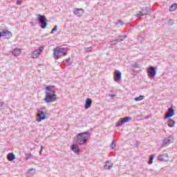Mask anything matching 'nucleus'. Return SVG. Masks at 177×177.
Masks as SVG:
<instances>
[{"label": "nucleus", "instance_id": "bb28decb", "mask_svg": "<svg viewBox=\"0 0 177 177\" xmlns=\"http://www.w3.org/2000/svg\"><path fill=\"white\" fill-rule=\"evenodd\" d=\"M175 24V21L174 19H169L168 21L169 26H174Z\"/></svg>", "mask_w": 177, "mask_h": 177}, {"label": "nucleus", "instance_id": "dca6fc26", "mask_svg": "<svg viewBox=\"0 0 177 177\" xmlns=\"http://www.w3.org/2000/svg\"><path fill=\"white\" fill-rule=\"evenodd\" d=\"M167 125L169 128H174L175 127V120L169 119L167 121Z\"/></svg>", "mask_w": 177, "mask_h": 177}, {"label": "nucleus", "instance_id": "a19ab883", "mask_svg": "<svg viewBox=\"0 0 177 177\" xmlns=\"http://www.w3.org/2000/svg\"><path fill=\"white\" fill-rule=\"evenodd\" d=\"M142 41H143V39H141V42H142Z\"/></svg>", "mask_w": 177, "mask_h": 177}, {"label": "nucleus", "instance_id": "1a4fd4ad", "mask_svg": "<svg viewBox=\"0 0 177 177\" xmlns=\"http://www.w3.org/2000/svg\"><path fill=\"white\" fill-rule=\"evenodd\" d=\"M158 161H161V162H167L169 161V158L168 156V154L167 153H162L159 155L158 158Z\"/></svg>", "mask_w": 177, "mask_h": 177}, {"label": "nucleus", "instance_id": "f8f14e48", "mask_svg": "<svg viewBox=\"0 0 177 177\" xmlns=\"http://www.w3.org/2000/svg\"><path fill=\"white\" fill-rule=\"evenodd\" d=\"M42 50H44L43 46L39 47L38 50H35L32 53L33 59H37V56H39V55H41V52H42Z\"/></svg>", "mask_w": 177, "mask_h": 177}, {"label": "nucleus", "instance_id": "7c9ffc66", "mask_svg": "<svg viewBox=\"0 0 177 177\" xmlns=\"http://www.w3.org/2000/svg\"><path fill=\"white\" fill-rule=\"evenodd\" d=\"M141 16H145V14H143V12H139L136 15V17H141Z\"/></svg>", "mask_w": 177, "mask_h": 177}, {"label": "nucleus", "instance_id": "6e6552de", "mask_svg": "<svg viewBox=\"0 0 177 177\" xmlns=\"http://www.w3.org/2000/svg\"><path fill=\"white\" fill-rule=\"evenodd\" d=\"M148 74L150 78H154V77H156V74H157L156 68H154V66H150L148 69Z\"/></svg>", "mask_w": 177, "mask_h": 177}, {"label": "nucleus", "instance_id": "4be33fe9", "mask_svg": "<svg viewBox=\"0 0 177 177\" xmlns=\"http://www.w3.org/2000/svg\"><path fill=\"white\" fill-rule=\"evenodd\" d=\"M118 39H114V40H111L109 41V42L108 43L109 45H111V46H114V45H117V44H118Z\"/></svg>", "mask_w": 177, "mask_h": 177}, {"label": "nucleus", "instance_id": "423d86ee", "mask_svg": "<svg viewBox=\"0 0 177 177\" xmlns=\"http://www.w3.org/2000/svg\"><path fill=\"white\" fill-rule=\"evenodd\" d=\"M175 115V110H174V106L171 105L170 108L168 109L166 112V115L165 116V120L168 118H171V117H174Z\"/></svg>", "mask_w": 177, "mask_h": 177}, {"label": "nucleus", "instance_id": "f3484780", "mask_svg": "<svg viewBox=\"0 0 177 177\" xmlns=\"http://www.w3.org/2000/svg\"><path fill=\"white\" fill-rule=\"evenodd\" d=\"M16 159V156L13 153H9L8 154V161H13Z\"/></svg>", "mask_w": 177, "mask_h": 177}, {"label": "nucleus", "instance_id": "4468645a", "mask_svg": "<svg viewBox=\"0 0 177 177\" xmlns=\"http://www.w3.org/2000/svg\"><path fill=\"white\" fill-rule=\"evenodd\" d=\"M21 53V50L19 48H15L12 52V54L15 57H17V56H19V55H20Z\"/></svg>", "mask_w": 177, "mask_h": 177}, {"label": "nucleus", "instance_id": "473e14b6", "mask_svg": "<svg viewBox=\"0 0 177 177\" xmlns=\"http://www.w3.org/2000/svg\"><path fill=\"white\" fill-rule=\"evenodd\" d=\"M70 60V58H67L65 62H66L68 66H71L72 63L71 62H68Z\"/></svg>", "mask_w": 177, "mask_h": 177}, {"label": "nucleus", "instance_id": "2f4dec72", "mask_svg": "<svg viewBox=\"0 0 177 177\" xmlns=\"http://www.w3.org/2000/svg\"><path fill=\"white\" fill-rule=\"evenodd\" d=\"M110 147H111L113 149L115 147V144H114V141H112L111 144L110 145Z\"/></svg>", "mask_w": 177, "mask_h": 177}, {"label": "nucleus", "instance_id": "cd10ccee", "mask_svg": "<svg viewBox=\"0 0 177 177\" xmlns=\"http://www.w3.org/2000/svg\"><path fill=\"white\" fill-rule=\"evenodd\" d=\"M132 67H134L135 68H139V67H140V64H138L137 62H135L132 64Z\"/></svg>", "mask_w": 177, "mask_h": 177}, {"label": "nucleus", "instance_id": "a211bd4d", "mask_svg": "<svg viewBox=\"0 0 177 177\" xmlns=\"http://www.w3.org/2000/svg\"><path fill=\"white\" fill-rule=\"evenodd\" d=\"M125 122H127L126 120L124 119V118H122L119 122L116 123V127H121V125H124Z\"/></svg>", "mask_w": 177, "mask_h": 177}, {"label": "nucleus", "instance_id": "c756f323", "mask_svg": "<svg viewBox=\"0 0 177 177\" xmlns=\"http://www.w3.org/2000/svg\"><path fill=\"white\" fill-rule=\"evenodd\" d=\"M84 49L85 52H91V50H92V47H86Z\"/></svg>", "mask_w": 177, "mask_h": 177}, {"label": "nucleus", "instance_id": "7ed1b4c3", "mask_svg": "<svg viewBox=\"0 0 177 177\" xmlns=\"http://www.w3.org/2000/svg\"><path fill=\"white\" fill-rule=\"evenodd\" d=\"M53 55L55 60H57L67 55V48L57 47L54 49Z\"/></svg>", "mask_w": 177, "mask_h": 177}, {"label": "nucleus", "instance_id": "f03ea898", "mask_svg": "<svg viewBox=\"0 0 177 177\" xmlns=\"http://www.w3.org/2000/svg\"><path fill=\"white\" fill-rule=\"evenodd\" d=\"M91 137V133L89 131H84L80 133H78L76 138V143L80 146H84L86 142L89 140Z\"/></svg>", "mask_w": 177, "mask_h": 177}, {"label": "nucleus", "instance_id": "58836bf2", "mask_svg": "<svg viewBox=\"0 0 177 177\" xmlns=\"http://www.w3.org/2000/svg\"><path fill=\"white\" fill-rule=\"evenodd\" d=\"M112 162H111V161H110V162L108 164V165H110V164H111Z\"/></svg>", "mask_w": 177, "mask_h": 177}, {"label": "nucleus", "instance_id": "b1692460", "mask_svg": "<svg viewBox=\"0 0 177 177\" xmlns=\"http://www.w3.org/2000/svg\"><path fill=\"white\" fill-rule=\"evenodd\" d=\"M155 157H156V156H154L153 154H152L149 156V161L148 162V164H149V165H151V164H153V160H154Z\"/></svg>", "mask_w": 177, "mask_h": 177}, {"label": "nucleus", "instance_id": "0eeeda50", "mask_svg": "<svg viewBox=\"0 0 177 177\" xmlns=\"http://www.w3.org/2000/svg\"><path fill=\"white\" fill-rule=\"evenodd\" d=\"M1 37L6 38V39H10V38H12V32H9V30H3L0 32Z\"/></svg>", "mask_w": 177, "mask_h": 177}, {"label": "nucleus", "instance_id": "4c0bfd02", "mask_svg": "<svg viewBox=\"0 0 177 177\" xmlns=\"http://www.w3.org/2000/svg\"><path fill=\"white\" fill-rule=\"evenodd\" d=\"M30 158H31V157H30V156H28V157H26V160H30Z\"/></svg>", "mask_w": 177, "mask_h": 177}, {"label": "nucleus", "instance_id": "aec40b11", "mask_svg": "<svg viewBox=\"0 0 177 177\" xmlns=\"http://www.w3.org/2000/svg\"><path fill=\"white\" fill-rule=\"evenodd\" d=\"M169 143H171V139H169V138H166L163 140L162 146H167V145H169Z\"/></svg>", "mask_w": 177, "mask_h": 177}, {"label": "nucleus", "instance_id": "c85d7f7f", "mask_svg": "<svg viewBox=\"0 0 177 177\" xmlns=\"http://www.w3.org/2000/svg\"><path fill=\"white\" fill-rule=\"evenodd\" d=\"M58 26L57 25H55V26L53 28V29L51 30L50 34H53L55 31H57Z\"/></svg>", "mask_w": 177, "mask_h": 177}, {"label": "nucleus", "instance_id": "20e7f679", "mask_svg": "<svg viewBox=\"0 0 177 177\" xmlns=\"http://www.w3.org/2000/svg\"><path fill=\"white\" fill-rule=\"evenodd\" d=\"M37 21L39 22V24L41 25V28H43V30H45L46 28V26H48V22L46 17L45 16L41 15H37Z\"/></svg>", "mask_w": 177, "mask_h": 177}, {"label": "nucleus", "instance_id": "72a5a7b5", "mask_svg": "<svg viewBox=\"0 0 177 177\" xmlns=\"http://www.w3.org/2000/svg\"><path fill=\"white\" fill-rule=\"evenodd\" d=\"M118 24H119L120 26H124V21L119 20Z\"/></svg>", "mask_w": 177, "mask_h": 177}, {"label": "nucleus", "instance_id": "39448f33", "mask_svg": "<svg viewBox=\"0 0 177 177\" xmlns=\"http://www.w3.org/2000/svg\"><path fill=\"white\" fill-rule=\"evenodd\" d=\"M37 122H41V121H44V120H46V113L43 111L39 110L37 114Z\"/></svg>", "mask_w": 177, "mask_h": 177}, {"label": "nucleus", "instance_id": "a878e982", "mask_svg": "<svg viewBox=\"0 0 177 177\" xmlns=\"http://www.w3.org/2000/svg\"><path fill=\"white\" fill-rule=\"evenodd\" d=\"M29 175H34L35 174V169H30L28 171Z\"/></svg>", "mask_w": 177, "mask_h": 177}, {"label": "nucleus", "instance_id": "79ce46f5", "mask_svg": "<svg viewBox=\"0 0 177 177\" xmlns=\"http://www.w3.org/2000/svg\"><path fill=\"white\" fill-rule=\"evenodd\" d=\"M139 38H140V37H138V39H139Z\"/></svg>", "mask_w": 177, "mask_h": 177}, {"label": "nucleus", "instance_id": "ddd939ff", "mask_svg": "<svg viewBox=\"0 0 177 177\" xmlns=\"http://www.w3.org/2000/svg\"><path fill=\"white\" fill-rule=\"evenodd\" d=\"M91 106H92V100H91V98H86L85 101L84 109L88 110Z\"/></svg>", "mask_w": 177, "mask_h": 177}, {"label": "nucleus", "instance_id": "5701e85b", "mask_svg": "<svg viewBox=\"0 0 177 177\" xmlns=\"http://www.w3.org/2000/svg\"><path fill=\"white\" fill-rule=\"evenodd\" d=\"M143 99H145L144 95H140V96H138V97H136L134 98V100H135L136 102H140V100H143Z\"/></svg>", "mask_w": 177, "mask_h": 177}, {"label": "nucleus", "instance_id": "c9c22d12", "mask_svg": "<svg viewBox=\"0 0 177 177\" xmlns=\"http://www.w3.org/2000/svg\"><path fill=\"white\" fill-rule=\"evenodd\" d=\"M109 97H111V99H113V97H115V94H111V93H110V94L109 95Z\"/></svg>", "mask_w": 177, "mask_h": 177}, {"label": "nucleus", "instance_id": "393cba45", "mask_svg": "<svg viewBox=\"0 0 177 177\" xmlns=\"http://www.w3.org/2000/svg\"><path fill=\"white\" fill-rule=\"evenodd\" d=\"M127 35H124V36H122V35H120L119 36V39H118V42H121L122 41H124V39H125V38H127Z\"/></svg>", "mask_w": 177, "mask_h": 177}, {"label": "nucleus", "instance_id": "ea45409f", "mask_svg": "<svg viewBox=\"0 0 177 177\" xmlns=\"http://www.w3.org/2000/svg\"><path fill=\"white\" fill-rule=\"evenodd\" d=\"M41 151H42V146H41Z\"/></svg>", "mask_w": 177, "mask_h": 177}, {"label": "nucleus", "instance_id": "6ab92c4d", "mask_svg": "<svg viewBox=\"0 0 177 177\" xmlns=\"http://www.w3.org/2000/svg\"><path fill=\"white\" fill-rule=\"evenodd\" d=\"M177 8V3H173L169 7V12H174L176 10Z\"/></svg>", "mask_w": 177, "mask_h": 177}, {"label": "nucleus", "instance_id": "f704fd0d", "mask_svg": "<svg viewBox=\"0 0 177 177\" xmlns=\"http://www.w3.org/2000/svg\"><path fill=\"white\" fill-rule=\"evenodd\" d=\"M124 120H126V122H128V121L129 120H132V118L131 117H126V118H124Z\"/></svg>", "mask_w": 177, "mask_h": 177}, {"label": "nucleus", "instance_id": "412c9836", "mask_svg": "<svg viewBox=\"0 0 177 177\" xmlns=\"http://www.w3.org/2000/svg\"><path fill=\"white\" fill-rule=\"evenodd\" d=\"M71 150H72L73 151H74V153H80V148L75 147V145H73L71 147Z\"/></svg>", "mask_w": 177, "mask_h": 177}, {"label": "nucleus", "instance_id": "9b49d317", "mask_svg": "<svg viewBox=\"0 0 177 177\" xmlns=\"http://www.w3.org/2000/svg\"><path fill=\"white\" fill-rule=\"evenodd\" d=\"M114 81L115 82H118V81H120L121 80V77H122V74L120 71H115L114 73Z\"/></svg>", "mask_w": 177, "mask_h": 177}, {"label": "nucleus", "instance_id": "9d476101", "mask_svg": "<svg viewBox=\"0 0 177 177\" xmlns=\"http://www.w3.org/2000/svg\"><path fill=\"white\" fill-rule=\"evenodd\" d=\"M73 14L77 17H81L84 15V9L82 8H74Z\"/></svg>", "mask_w": 177, "mask_h": 177}, {"label": "nucleus", "instance_id": "2eb2a0df", "mask_svg": "<svg viewBox=\"0 0 177 177\" xmlns=\"http://www.w3.org/2000/svg\"><path fill=\"white\" fill-rule=\"evenodd\" d=\"M109 162H110V160L106 161V165L104 166V168L107 171H109V169H110L111 168H113V165H114L113 162L110 163V165H109Z\"/></svg>", "mask_w": 177, "mask_h": 177}, {"label": "nucleus", "instance_id": "f257e3e1", "mask_svg": "<svg viewBox=\"0 0 177 177\" xmlns=\"http://www.w3.org/2000/svg\"><path fill=\"white\" fill-rule=\"evenodd\" d=\"M44 102L46 103H53L57 100V95H56V90L53 86H46L45 91Z\"/></svg>", "mask_w": 177, "mask_h": 177}, {"label": "nucleus", "instance_id": "e433bc0d", "mask_svg": "<svg viewBox=\"0 0 177 177\" xmlns=\"http://www.w3.org/2000/svg\"><path fill=\"white\" fill-rule=\"evenodd\" d=\"M17 5H21V1L20 0L17 1Z\"/></svg>", "mask_w": 177, "mask_h": 177}]
</instances>
